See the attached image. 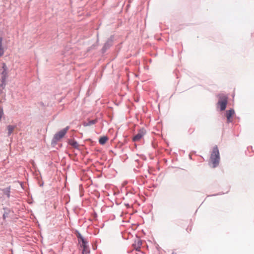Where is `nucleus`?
<instances>
[{
    "mask_svg": "<svg viewBox=\"0 0 254 254\" xmlns=\"http://www.w3.org/2000/svg\"><path fill=\"white\" fill-rule=\"evenodd\" d=\"M146 133V130L144 128H141L139 129L138 132L137 134H136L133 138V140L134 141H139L145 135Z\"/></svg>",
    "mask_w": 254,
    "mask_h": 254,
    "instance_id": "nucleus-4",
    "label": "nucleus"
},
{
    "mask_svg": "<svg viewBox=\"0 0 254 254\" xmlns=\"http://www.w3.org/2000/svg\"><path fill=\"white\" fill-rule=\"evenodd\" d=\"M210 160L213 164V168L218 165L220 161V156L219 150L217 146H215L213 148V151L210 157Z\"/></svg>",
    "mask_w": 254,
    "mask_h": 254,
    "instance_id": "nucleus-1",
    "label": "nucleus"
},
{
    "mask_svg": "<svg viewBox=\"0 0 254 254\" xmlns=\"http://www.w3.org/2000/svg\"><path fill=\"white\" fill-rule=\"evenodd\" d=\"M77 237L79 240H80L82 241V246L83 247L82 253L84 254L87 251V242L84 239L83 237L80 234H78Z\"/></svg>",
    "mask_w": 254,
    "mask_h": 254,
    "instance_id": "nucleus-6",
    "label": "nucleus"
},
{
    "mask_svg": "<svg viewBox=\"0 0 254 254\" xmlns=\"http://www.w3.org/2000/svg\"><path fill=\"white\" fill-rule=\"evenodd\" d=\"M96 122H97L96 120H93L89 121L87 122H84L83 123V126L84 127L90 126L95 124Z\"/></svg>",
    "mask_w": 254,
    "mask_h": 254,
    "instance_id": "nucleus-9",
    "label": "nucleus"
},
{
    "mask_svg": "<svg viewBox=\"0 0 254 254\" xmlns=\"http://www.w3.org/2000/svg\"><path fill=\"white\" fill-rule=\"evenodd\" d=\"M69 143L75 148H77L78 147V144L76 141L70 140L69 141Z\"/></svg>",
    "mask_w": 254,
    "mask_h": 254,
    "instance_id": "nucleus-11",
    "label": "nucleus"
},
{
    "mask_svg": "<svg viewBox=\"0 0 254 254\" xmlns=\"http://www.w3.org/2000/svg\"><path fill=\"white\" fill-rule=\"evenodd\" d=\"M5 82L6 81H4L3 82V80L1 79V84L0 85V86L2 87V88H4L6 85V83H5Z\"/></svg>",
    "mask_w": 254,
    "mask_h": 254,
    "instance_id": "nucleus-15",
    "label": "nucleus"
},
{
    "mask_svg": "<svg viewBox=\"0 0 254 254\" xmlns=\"http://www.w3.org/2000/svg\"><path fill=\"white\" fill-rule=\"evenodd\" d=\"M107 140H108L107 137L103 136L100 138L99 141L101 144L103 145L106 143V142L107 141Z\"/></svg>",
    "mask_w": 254,
    "mask_h": 254,
    "instance_id": "nucleus-13",
    "label": "nucleus"
},
{
    "mask_svg": "<svg viewBox=\"0 0 254 254\" xmlns=\"http://www.w3.org/2000/svg\"><path fill=\"white\" fill-rule=\"evenodd\" d=\"M107 46H108V43H107L105 45L104 47H107Z\"/></svg>",
    "mask_w": 254,
    "mask_h": 254,
    "instance_id": "nucleus-16",
    "label": "nucleus"
},
{
    "mask_svg": "<svg viewBox=\"0 0 254 254\" xmlns=\"http://www.w3.org/2000/svg\"><path fill=\"white\" fill-rule=\"evenodd\" d=\"M172 254H176V253H173Z\"/></svg>",
    "mask_w": 254,
    "mask_h": 254,
    "instance_id": "nucleus-17",
    "label": "nucleus"
},
{
    "mask_svg": "<svg viewBox=\"0 0 254 254\" xmlns=\"http://www.w3.org/2000/svg\"><path fill=\"white\" fill-rule=\"evenodd\" d=\"M235 114V111L233 109H231L230 110L226 111V117L227 119L228 122H231V117L232 116H233Z\"/></svg>",
    "mask_w": 254,
    "mask_h": 254,
    "instance_id": "nucleus-7",
    "label": "nucleus"
},
{
    "mask_svg": "<svg viewBox=\"0 0 254 254\" xmlns=\"http://www.w3.org/2000/svg\"><path fill=\"white\" fill-rule=\"evenodd\" d=\"M68 129V127H66L65 128H64L63 129L60 131L59 132H58L57 134H56L54 136V139L56 141H58L63 138L64 135L66 133L67 130Z\"/></svg>",
    "mask_w": 254,
    "mask_h": 254,
    "instance_id": "nucleus-3",
    "label": "nucleus"
},
{
    "mask_svg": "<svg viewBox=\"0 0 254 254\" xmlns=\"http://www.w3.org/2000/svg\"><path fill=\"white\" fill-rule=\"evenodd\" d=\"M227 104V97L223 95L220 97V99L218 102V105L220 106L221 111L224 110L226 108Z\"/></svg>",
    "mask_w": 254,
    "mask_h": 254,
    "instance_id": "nucleus-2",
    "label": "nucleus"
},
{
    "mask_svg": "<svg viewBox=\"0 0 254 254\" xmlns=\"http://www.w3.org/2000/svg\"><path fill=\"white\" fill-rule=\"evenodd\" d=\"M14 128L15 126L11 125H9L7 126V129L8 131V135H10L12 133Z\"/></svg>",
    "mask_w": 254,
    "mask_h": 254,
    "instance_id": "nucleus-10",
    "label": "nucleus"
},
{
    "mask_svg": "<svg viewBox=\"0 0 254 254\" xmlns=\"http://www.w3.org/2000/svg\"><path fill=\"white\" fill-rule=\"evenodd\" d=\"M2 38L0 37V57L2 56L4 53L3 48L2 46Z\"/></svg>",
    "mask_w": 254,
    "mask_h": 254,
    "instance_id": "nucleus-12",
    "label": "nucleus"
},
{
    "mask_svg": "<svg viewBox=\"0 0 254 254\" xmlns=\"http://www.w3.org/2000/svg\"><path fill=\"white\" fill-rule=\"evenodd\" d=\"M4 194L7 196V197L8 198L10 196V191L9 189L8 188H6L3 190Z\"/></svg>",
    "mask_w": 254,
    "mask_h": 254,
    "instance_id": "nucleus-14",
    "label": "nucleus"
},
{
    "mask_svg": "<svg viewBox=\"0 0 254 254\" xmlns=\"http://www.w3.org/2000/svg\"><path fill=\"white\" fill-rule=\"evenodd\" d=\"M142 242L141 240L137 238L135 240L134 243L133 244V247L136 251H139V249L140 248Z\"/></svg>",
    "mask_w": 254,
    "mask_h": 254,
    "instance_id": "nucleus-8",
    "label": "nucleus"
},
{
    "mask_svg": "<svg viewBox=\"0 0 254 254\" xmlns=\"http://www.w3.org/2000/svg\"><path fill=\"white\" fill-rule=\"evenodd\" d=\"M7 67L5 64H3L2 68L0 70L1 74V79L3 80V82L6 81L7 76Z\"/></svg>",
    "mask_w": 254,
    "mask_h": 254,
    "instance_id": "nucleus-5",
    "label": "nucleus"
}]
</instances>
